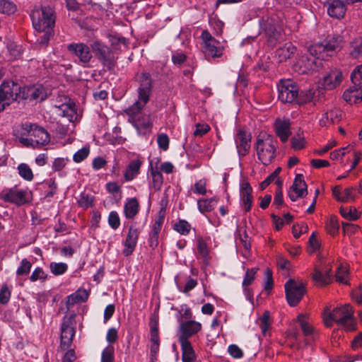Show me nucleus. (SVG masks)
Returning <instances> with one entry per match:
<instances>
[{"instance_id":"f257e3e1","label":"nucleus","mask_w":362,"mask_h":362,"mask_svg":"<svg viewBox=\"0 0 362 362\" xmlns=\"http://www.w3.org/2000/svg\"><path fill=\"white\" fill-rule=\"evenodd\" d=\"M20 143L25 147L40 148L50 141L49 133L35 124L25 123L21 126Z\"/></svg>"},{"instance_id":"f03ea898","label":"nucleus","mask_w":362,"mask_h":362,"mask_svg":"<svg viewBox=\"0 0 362 362\" xmlns=\"http://www.w3.org/2000/svg\"><path fill=\"white\" fill-rule=\"evenodd\" d=\"M353 314V308L349 304L335 308L332 312L325 310L324 322L328 327H332V322H335L338 325L346 329H354V321Z\"/></svg>"},{"instance_id":"7ed1b4c3","label":"nucleus","mask_w":362,"mask_h":362,"mask_svg":"<svg viewBox=\"0 0 362 362\" xmlns=\"http://www.w3.org/2000/svg\"><path fill=\"white\" fill-rule=\"evenodd\" d=\"M144 107L145 105L133 104L124 110L129 116V122L136 128L139 134L149 133L153 126L150 114L143 112Z\"/></svg>"},{"instance_id":"20e7f679","label":"nucleus","mask_w":362,"mask_h":362,"mask_svg":"<svg viewBox=\"0 0 362 362\" xmlns=\"http://www.w3.org/2000/svg\"><path fill=\"white\" fill-rule=\"evenodd\" d=\"M276 140L271 135H259L255 144L258 159L264 165L270 164L276 156Z\"/></svg>"},{"instance_id":"39448f33","label":"nucleus","mask_w":362,"mask_h":362,"mask_svg":"<svg viewBox=\"0 0 362 362\" xmlns=\"http://www.w3.org/2000/svg\"><path fill=\"white\" fill-rule=\"evenodd\" d=\"M33 25L37 31H45L53 28L55 23L54 11L50 7L35 8L30 13Z\"/></svg>"},{"instance_id":"423d86ee","label":"nucleus","mask_w":362,"mask_h":362,"mask_svg":"<svg viewBox=\"0 0 362 362\" xmlns=\"http://www.w3.org/2000/svg\"><path fill=\"white\" fill-rule=\"evenodd\" d=\"M90 47L95 57L103 66L109 71L114 69L117 64L118 57L114 54L110 47L98 40H94L90 45Z\"/></svg>"},{"instance_id":"0eeeda50","label":"nucleus","mask_w":362,"mask_h":362,"mask_svg":"<svg viewBox=\"0 0 362 362\" xmlns=\"http://www.w3.org/2000/svg\"><path fill=\"white\" fill-rule=\"evenodd\" d=\"M344 39L341 35L329 36L325 43H316L309 47V50L314 54H324L325 57L332 56L333 52L339 51L344 45Z\"/></svg>"},{"instance_id":"6e6552de","label":"nucleus","mask_w":362,"mask_h":362,"mask_svg":"<svg viewBox=\"0 0 362 362\" xmlns=\"http://www.w3.org/2000/svg\"><path fill=\"white\" fill-rule=\"evenodd\" d=\"M279 99L282 103H292L298 99V88L291 79H281L277 85Z\"/></svg>"},{"instance_id":"1a4fd4ad","label":"nucleus","mask_w":362,"mask_h":362,"mask_svg":"<svg viewBox=\"0 0 362 362\" xmlns=\"http://www.w3.org/2000/svg\"><path fill=\"white\" fill-rule=\"evenodd\" d=\"M137 81L139 83L138 100L134 104L146 105L149 101L153 88V80L151 74L147 72H142L137 76Z\"/></svg>"},{"instance_id":"9d476101","label":"nucleus","mask_w":362,"mask_h":362,"mask_svg":"<svg viewBox=\"0 0 362 362\" xmlns=\"http://www.w3.org/2000/svg\"><path fill=\"white\" fill-rule=\"evenodd\" d=\"M0 197L4 201L17 206H22L31 202L30 193L25 189H19L17 186L4 189Z\"/></svg>"},{"instance_id":"9b49d317","label":"nucleus","mask_w":362,"mask_h":362,"mask_svg":"<svg viewBox=\"0 0 362 362\" xmlns=\"http://www.w3.org/2000/svg\"><path fill=\"white\" fill-rule=\"evenodd\" d=\"M284 287L286 300L289 305L292 307L297 305L305 293L303 284L296 282L291 279L286 281Z\"/></svg>"},{"instance_id":"f8f14e48","label":"nucleus","mask_w":362,"mask_h":362,"mask_svg":"<svg viewBox=\"0 0 362 362\" xmlns=\"http://www.w3.org/2000/svg\"><path fill=\"white\" fill-rule=\"evenodd\" d=\"M20 90V86L13 81H4L0 86V112L13 100H17L16 95Z\"/></svg>"},{"instance_id":"ddd939ff","label":"nucleus","mask_w":362,"mask_h":362,"mask_svg":"<svg viewBox=\"0 0 362 362\" xmlns=\"http://www.w3.org/2000/svg\"><path fill=\"white\" fill-rule=\"evenodd\" d=\"M259 25L269 37L271 43H274L280 38L281 27L278 24L276 18L273 16L263 17L259 21Z\"/></svg>"},{"instance_id":"4468645a","label":"nucleus","mask_w":362,"mask_h":362,"mask_svg":"<svg viewBox=\"0 0 362 362\" xmlns=\"http://www.w3.org/2000/svg\"><path fill=\"white\" fill-rule=\"evenodd\" d=\"M201 39L202 40V49L206 56L220 57L222 55V49L217 47L219 42L207 30L202 31Z\"/></svg>"},{"instance_id":"2eb2a0df","label":"nucleus","mask_w":362,"mask_h":362,"mask_svg":"<svg viewBox=\"0 0 362 362\" xmlns=\"http://www.w3.org/2000/svg\"><path fill=\"white\" fill-rule=\"evenodd\" d=\"M67 49L76 57L83 66L88 64L93 59L90 47L84 43H71L68 45Z\"/></svg>"},{"instance_id":"dca6fc26","label":"nucleus","mask_w":362,"mask_h":362,"mask_svg":"<svg viewBox=\"0 0 362 362\" xmlns=\"http://www.w3.org/2000/svg\"><path fill=\"white\" fill-rule=\"evenodd\" d=\"M180 322L179 327V341H189L188 339L192 335L197 334L202 329V324L194 320L183 321L177 319Z\"/></svg>"},{"instance_id":"f3484780","label":"nucleus","mask_w":362,"mask_h":362,"mask_svg":"<svg viewBox=\"0 0 362 362\" xmlns=\"http://www.w3.org/2000/svg\"><path fill=\"white\" fill-rule=\"evenodd\" d=\"M236 148L240 156H246L251 146V134L243 129H240L235 136Z\"/></svg>"},{"instance_id":"a211bd4d","label":"nucleus","mask_w":362,"mask_h":362,"mask_svg":"<svg viewBox=\"0 0 362 362\" xmlns=\"http://www.w3.org/2000/svg\"><path fill=\"white\" fill-rule=\"evenodd\" d=\"M307 194V184L301 174H298L290 187L288 195L291 201L294 202L298 198L303 197L304 194Z\"/></svg>"},{"instance_id":"6ab92c4d","label":"nucleus","mask_w":362,"mask_h":362,"mask_svg":"<svg viewBox=\"0 0 362 362\" xmlns=\"http://www.w3.org/2000/svg\"><path fill=\"white\" fill-rule=\"evenodd\" d=\"M16 97L17 100H42L45 99V93L42 87H25L23 90L20 88V90L17 91V95H16Z\"/></svg>"},{"instance_id":"aec40b11","label":"nucleus","mask_w":362,"mask_h":362,"mask_svg":"<svg viewBox=\"0 0 362 362\" xmlns=\"http://www.w3.org/2000/svg\"><path fill=\"white\" fill-rule=\"evenodd\" d=\"M328 15L334 18H342L346 11L344 3L341 0H327L325 3Z\"/></svg>"},{"instance_id":"412c9836","label":"nucleus","mask_w":362,"mask_h":362,"mask_svg":"<svg viewBox=\"0 0 362 362\" xmlns=\"http://www.w3.org/2000/svg\"><path fill=\"white\" fill-rule=\"evenodd\" d=\"M342 73L338 69L331 70L324 76L322 86L327 90H333L341 83L342 81Z\"/></svg>"},{"instance_id":"4be33fe9","label":"nucleus","mask_w":362,"mask_h":362,"mask_svg":"<svg viewBox=\"0 0 362 362\" xmlns=\"http://www.w3.org/2000/svg\"><path fill=\"white\" fill-rule=\"evenodd\" d=\"M139 232L137 228L130 226L124 241L123 254L128 257L131 255L137 244Z\"/></svg>"},{"instance_id":"5701e85b","label":"nucleus","mask_w":362,"mask_h":362,"mask_svg":"<svg viewBox=\"0 0 362 362\" xmlns=\"http://www.w3.org/2000/svg\"><path fill=\"white\" fill-rule=\"evenodd\" d=\"M75 334V329L66 322H63L61 327V341L59 348L64 351L70 348L73 338Z\"/></svg>"},{"instance_id":"b1692460","label":"nucleus","mask_w":362,"mask_h":362,"mask_svg":"<svg viewBox=\"0 0 362 362\" xmlns=\"http://www.w3.org/2000/svg\"><path fill=\"white\" fill-rule=\"evenodd\" d=\"M252 192V188L251 187L250 183L246 180L242 181L240 187V194L245 211L246 212L250 211L252 207L253 199Z\"/></svg>"},{"instance_id":"393cba45","label":"nucleus","mask_w":362,"mask_h":362,"mask_svg":"<svg viewBox=\"0 0 362 362\" xmlns=\"http://www.w3.org/2000/svg\"><path fill=\"white\" fill-rule=\"evenodd\" d=\"M308 52L310 57H307L305 59H303L304 65L308 71H316L322 66V61L325 60L327 57L325 54L322 53L314 54L309 49Z\"/></svg>"},{"instance_id":"a878e982","label":"nucleus","mask_w":362,"mask_h":362,"mask_svg":"<svg viewBox=\"0 0 362 362\" xmlns=\"http://www.w3.org/2000/svg\"><path fill=\"white\" fill-rule=\"evenodd\" d=\"M275 132L276 135L284 143L288 141L291 134V122L289 119H277L275 122Z\"/></svg>"},{"instance_id":"bb28decb","label":"nucleus","mask_w":362,"mask_h":362,"mask_svg":"<svg viewBox=\"0 0 362 362\" xmlns=\"http://www.w3.org/2000/svg\"><path fill=\"white\" fill-rule=\"evenodd\" d=\"M109 41L110 49L113 51L115 56L128 48L129 40L122 36L116 35H109Z\"/></svg>"},{"instance_id":"cd10ccee","label":"nucleus","mask_w":362,"mask_h":362,"mask_svg":"<svg viewBox=\"0 0 362 362\" xmlns=\"http://www.w3.org/2000/svg\"><path fill=\"white\" fill-rule=\"evenodd\" d=\"M344 99L350 104L357 103L362 101V86L354 84L343 94Z\"/></svg>"},{"instance_id":"c85d7f7f","label":"nucleus","mask_w":362,"mask_h":362,"mask_svg":"<svg viewBox=\"0 0 362 362\" xmlns=\"http://www.w3.org/2000/svg\"><path fill=\"white\" fill-rule=\"evenodd\" d=\"M342 118V112L338 108L332 109L326 112L320 122L322 126H329L335 123H338Z\"/></svg>"},{"instance_id":"c756f323","label":"nucleus","mask_w":362,"mask_h":362,"mask_svg":"<svg viewBox=\"0 0 362 362\" xmlns=\"http://www.w3.org/2000/svg\"><path fill=\"white\" fill-rule=\"evenodd\" d=\"M296 48L291 42L286 43L283 47L278 48L276 56L280 62L286 61L295 53Z\"/></svg>"},{"instance_id":"7c9ffc66","label":"nucleus","mask_w":362,"mask_h":362,"mask_svg":"<svg viewBox=\"0 0 362 362\" xmlns=\"http://www.w3.org/2000/svg\"><path fill=\"white\" fill-rule=\"evenodd\" d=\"M139 204L136 198L129 199L124 207V212L127 218H133L139 212Z\"/></svg>"},{"instance_id":"2f4dec72","label":"nucleus","mask_w":362,"mask_h":362,"mask_svg":"<svg viewBox=\"0 0 362 362\" xmlns=\"http://www.w3.org/2000/svg\"><path fill=\"white\" fill-rule=\"evenodd\" d=\"M182 351V362H193L195 359V354L189 341H179Z\"/></svg>"},{"instance_id":"473e14b6","label":"nucleus","mask_w":362,"mask_h":362,"mask_svg":"<svg viewBox=\"0 0 362 362\" xmlns=\"http://www.w3.org/2000/svg\"><path fill=\"white\" fill-rule=\"evenodd\" d=\"M59 108L62 112V116L66 117L69 122L76 120L77 113L74 103L62 104Z\"/></svg>"},{"instance_id":"72a5a7b5","label":"nucleus","mask_w":362,"mask_h":362,"mask_svg":"<svg viewBox=\"0 0 362 362\" xmlns=\"http://www.w3.org/2000/svg\"><path fill=\"white\" fill-rule=\"evenodd\" d=\"M141 165V162L139 160H132L124 173L125 180L127 181L132 180L139 173Z\"/></svg>"},{"instance_id":"f704fd0d","label":"nucleus","mask_w":362,"mask_h":362,"mask_svg":"<svg viewBox=\"0 0 362 362\" xmlns=\"http://www.w3.org/2000/svg\"><path fill=\"white\" fill-rule=\"evenodd\" d=\"M197 250L199 257L203 259L205 264H209V253L206 243L202 238H199L197 240Z\"/></svg>"},{"instance_id":"c9c22d12","label":"nucleus","mask_w":362,"mask_h":362,"mask_svg":"<svg viewBox=\"0 0 362 362\" xmlns=\"http://www.w3.org/2000/svg\"><path fill=\"white\" fill-rule=\"evenodd\" d=\"M197 204L200 212L205 213L212 211L215 208L217 201L214 198L210 199H202L199 200Z\"/></svg>"},{"instance_id":"e433bc0d","label":"nucleus","mask_w":362,"mask_h":362,"mask_svg":"<svg viewBox=\"0 0 362 362\" xmlns=\"http://www.w3.org/2000/svg\"><path fill=\"white\" fill-rule=\"evenodd\" d=\"M19 175L26 181H31L34 177L33 173L30 166L26 163H21L18 165Z\"/></svg>"},{"instance_id":"4c0bfd02","label":"nucleus","mask_w":362,"mask_h":362,"mask_svg":"<svg viewBox=\"0 0 362 362\" xmlns=\"http://www.w3.org/2000/svg\"><path fill=\"white\" fill-rule=\"evenodd\" d=\"M258 270L257 268H252L250 269H247L243 281V287L246 288L247 286H250L255 278V274L257 273V271ZM245 291L247 296H250V290L247 288H245Z\"/></svg>"},{"instance_id":"58836bf2","label":"nucleus","mask_w":362,"mask_h":362,"mask_svg":"<svg viewBox=\"0 0 362 362\" xmlns=\"http://www.w3.org/2000/svg\"><path fill=\"white\" fill-rule=\"evenodd\" d=\"M16 11V6L10 0H0V13L12 14Z\"/></svg>"},{"instance_id":"ea45409f","label":"nucleus","mask_w":362,"mask_h":362,"mask_svg":"<svg viewBox=\"0 0 362 362\" xmlns=\"http://www.w3.org/2000/svg\"><path fill=\"white\" fill-rule=\"evenodd\" d=\"M348 270L346 267L340 265L336 272V281L341 284H348Z\"/></svg>"},{"instance_id":"a19ab883","label":"nucleus","mask_w":362,"mask_h":362,"mask_svg":"<svg viewBox=\"0 0 362 362\" xmlns=\"http://www.w3.org/2000/svg\"><path fill=\"white\" fill-rule=\"evenodd\" d=\"M49 269L54 275L59 276L64 274L67 271L68 266L66 263L63 262H51Z\"/></svg>"},{"instance_id":"79ce46f5","label":"nucleus","mask_w":362,"mask_h":362,"mask_svg":"<svg viewBox=\"0 0 362 362\" xmlns=\"http://www.w3.org/2000/svg\"><path fill=\"white\" fill-rule=\"evenodd\" d=\"M297 321L300 325V328L305 337H309L313 334V328L305 320L304 315L300 314L297 317Z\"/></svg>"},{"instance_id":"37998d69","label":"nucleus","mask_w":362,"mask_h":362,"mask_svg":"<svg viewBox=\"0 0 362 362\" xmlns=\"http://www.w3.org/2000/svg\"><path fill=\"white\" fill-rule=\"evenodd\" d=\"M259 325L264 335H266L267 330L270 327V315L268 311H265L259 318Z\"/></svg>"},{"instance_id":"c03bdc74","label":"nucleus","mask_w":362,"mask_h":362,"mask_svg":"<svg viewBox=\"0 0 362 362\" xmlns=\"http://www.w3.org/2000/svg\"><path fill=\"white\" fill-rule=\"evenodd\" d=\"M340 214L343 217H344L349 220H351V221H355V220L358 219L359 217L358 212L356 208L348 209V208L341 207L340 208Z\"/></svg>"},{"instance_id":"a18cd8bd","label":"nucleus","mask_w":362,"mask_h":362,"mask_svg":"<svg viewBox=\"0 0 362 362\" xmlns=\"http://www.w3.org/2000/svg\"><path fill=\"white\" fill-rule=\"evenodd\" d=\"M174 229L182 235H187L191 229L190 224L185 220H180L174 225Z\"/></svg>"},{"instance_id":"49530a36","label":"nucleus","mask_w":362,"mask_h":362,"mask_svg":"<svg viewBox=\"0 0 362 362\" xmlns=\"http://www.w3.org/2000/svg\"><path fill=\"white\" fill-rule=\"evenodd\" d=\"M115 349L112 345H108L102 352L101 362H114Z\"/></svg>"},{"instance_id":"de8ad7c7","label":"nucleus","mask_w":362,"mask_h":362,"mask_svg":"<svg viewBox=\"0 0 362 362\" xmlns=\"http://www.w3.org/2000/svg\"><path fill=\"white\" fill-rule=\"evenodd\" d=\"M32 264L27 259H23L21 266L17 269L16 274L18 276L27 275L29 274Z\"/></svg>"},{"instance_id":"09e8293b","label":"nucleus","mask_w":362,"mask_h":362,"mask_svg":"<svg viewBox=\"0 0 362 362\" xmlns=\"http://www.w3.org/2000/svg\"><path fill=\"white\" fill-rule=\"evenodd\" d=\"M151 175L153 178V182L154 187L159 189L163 183L162 173L158 169L152 168L151 171Z\"/></svg>"},{"instance_id":"8fccbe9b","label":"nucleus","mask_w":362,"mask_h":362,"mask_svg":"<svg viewBox=\"0 0 362 362\" xmlns=\"http://www.w3.org/2000/svg\"><path fill=\"white\" fill-rule=\"evenodd\" d=\"M339 228V223H338V221H337L336 217L332 216L329 218L328 223H327V226H326L327 231L329 234L334 235L335 234H337L338 233Z\"/></svg>"},{"instance_id":"3c124183","label":"nucleus","mask_w":362,"mask_h":362,"mask_svg":"<svg viewBox=\"0 0 362 362\" xmlns=\"http://www.w3.org/2000/svg\"><path fill=\"white\" fill-rule=\"evenodd\" d=\"M47 275L45 273L41 267H37L31 274L30 280L35 282L37 280L44 281L47 279Z\"/></svg>"},{"instance_id":"603ef678","label":"nucleus","mask_w":362,"mask_h":362,"mask_svg":"<svg viewBox=\"0 0 362 362\" xmlns=\"http://www.w3.org/2000/svg\"><path fill=\"white\" fill-rule=\"evenodd\" d=\"M11 295V291L8 288L7 285H3L0 289V303L2 305H6L9 301Z\"/></svg>"},{"instance_id":"864d4df0","label":"nucleus","mask_w":362,"mask_h":362,"mask_svg":"<svg viewBox=\"0 0 362 362\" xmlns=\"http://www.w3.org/2000/svg\"><path fill=\"white\" fill-rule=\"evenodd\" d=\"M313 279L319 284L324 286L329 284V276H325L324 273L316 269L313 274Z\"/></svg>"},{"instance_id":"5fc2aeb1","label":"nucleus","mask_w":362,"mask_h":362,"mask_svg":"<svg viewBox=\"0 0 362 362\" xmlns=\"http://www.w3.org/2000/svg\"><path fill=\"white\" fill-rule=\"evenodd\" d=\"M351 79L353 84L362 83V64L354 69L351 73Z\"/></svg>"},{"instance_id":"6e6d98bb","label":"nucleus","mask_w":362,"mask_h":362,"mask_svg":"<svg viewBox=\"0 0 362 362\" xmlns=\"http://www.w3.org/2000/svg\"><path fill=\"white\" fill-rule=\"evenodd\" d=\"M90 153L88 147H83L76 152L73 156V160L76 163H80L86 159Z\"/></svg>"},{"instance_id":"4d7b16f0","label":"nucleus","mask_w":362,"mask_h":362,"mask_svg":"<svg viewBox=\"0 0 362 362\" xmlns=\"http://www.w3.org/2000/svg\"><path fill=\"white\" fill-rule=\"evenodd\" d=\"M108 223L110 227L116 230L120 225V219L118 214L116 211H111L108 216Z\"/></svg>"},{"instance_id":"13d9d810","label":"nucleus","mask_w":362,"mask_h":362,"mask_svg":"<svg viewBox=\"0 0 362 362\" xmlns=\"http://www.w3.org/2000/svg\"><path fill=\"white\" fill-rule=\"evenodd\" d=\"M93 196L88 194L82 193L81 194V198L78 200V204L84 208H88L93 205Z\"/></svg>"},{"instance_id":"bf43d9fd","label":"nucleus","mask_w":362,"mask_h":362,"mask_svg":"<svg viewBox=\"0 0 362 362\" xmlns=\"http://www.w3.org/2000/svg\"><path fill=\"white\" fill-rule=\"evenodd\" d=\"M265 282H264V289L269 293L273 287V279H272V272L269 269H267L265 272Z\"/></svg>"},{"instance_id":"052dcab7","label":"nucleus","mask_w":362,"mask_h":362,"mask_svg":"<svg viewBox=\"0 0 362 362\" xmlns=\"http://www.w3.org/2000/svg\"><path fill=\"white\" fill-rule=\"evenodd\" d=\"M169 137L166 134H161L158 136L157 142L160 149L166 151L169 146Z\"/></svg>"},{"instance_id":"680f3d73","label":"nucleus","mask_w":362,"mask_h":362,"mask_svg":"<svg viewBox=\"0 0 362 362\" xmlns=\"http://www.w3.org/2000/svg\"><path fill=\"white\" fill-rule=\"evenodd\" d=\"M228 351L234 358H240L243 356V351L236 344L230 345L228 348Z\"/></svg>"},{"instance_id":"e2e57ef3","label":"nucleus","mask_w":362,"mask_h":362,"mask_svg":"<svg viewBox=\"0 0 362 362\" xmlns=\"http://www.w3.org/2000/svg\"><path fill=\"white\" fill-rule=\"evenodd\" d=\"M210 130V127L207 124H200L198 123L196 124V129L194 132V135L195 136H202L206 134Z\"/></svg>"},{"instance_id":"0e129e2a","label":"nucleus","mask_w":362,"mask_h":362,"mask_svg":"<svg viewBox=\"0 0 362 362\" xmlns=\"http://www.w3.org/2000/svg\"><path fill=\"white\" fill-rule=\"evenodd\" d=\"M313 94L314 93L311 90L306 92L303 95V93L300 94L298 93V99L297 100V103L301 105L311 102L313 98Z\"/></svg>"},{"instance_id":"69168bd1","label":"nucleus","mask_w":362,"mask_h":362,"mask_svg":"<svg viewBox=\"0 0 362 362\" xmlns=\"http://www.w3.org/2000/svg\"><path fill=\"white\" fill-rule=\"evenodd\" d=\"M291 146L295 150H300L305 146L304 138L298 135V136H293L291 139Z\"/></svg>"},{"instance_id":"338daca9","label":"nucleus","mask_w":362,"mask_h":362,"mask_svg":"<svg viewBox=\"0 0 362 362\" xmlns=\"http://www.w3.org/2000/svg\"><path fill=\"white\" fill-rule=\"evenodd\" d=\"M308 230V225L302 223L300 225H294L292 228V233L296 238H298L301 233H307Z\"/></svg>"},{"instance_id":"774afa93","label":"nucleus","mask_w":362,"mask_h":362,"mask_svg":"<svg viewBox=\"0 0 362 362\" xmlns=\"http://www.w3.org/2000/svg\"><path fill=\"white\" fill-rule=\"evenodd\" d=\"M69 159L63 158H56L52 164V169L54 171H61L66 165Z\"/></svg>"}]
</instances>
